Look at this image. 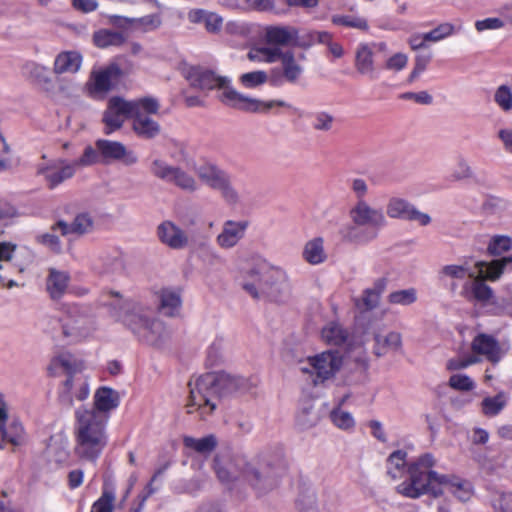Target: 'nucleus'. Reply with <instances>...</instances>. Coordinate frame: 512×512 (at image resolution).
I'll use <instances>...</instances> for the list:
<instances>
[{
    "label": "nucleus",
    "instance_id": "nucleus-46",
    "mask_svg": "<svg viewBox=\"0 0 512 512\" xmlns=\"http://www.w3.org/2000/svg\"><path fill=\"white\" fill-rule=\"evenodd\" d=\"M285 54V51H283L280 47L271 45V46H262L255 50V54L250 52L249 58L250 59H259L261 61L267 62V63H274L276 61H282L283 55Z\"/></svg>",
    "mask_w": 512,
    "mask_h": 512
},
{
    "label": "nucleus",
    "instance_id": "nucleus-29",
    "mask_svg": "<svg viewBox=\"0 0 512 512\" xmlns=\"http://www.w3.org/2000/svg\"><path fill=\"white\" fill-rule=\"evenodd\" d=\"M188 20L194 24L203 23L207 32L213 34L220 32L223 26V18L220 15L204 9L190 10Z\"/></svg>",
    "mask_w": 512,
    "mask_h": 512
},
{
    "label": "nucleus",
    "instance_id": "nucleus-36",
    "mask_svg": "<svg viewBox=\"0 0 512 512\" xmlns=\"http://www.w3.org/2000/svg\"><path fill=\"white\" fill-rule=\"evenodd\" d=\"M93 270L101 275H116L123 270V261L119 257L102 254L93 262Z\"/></svg>",
    "mask_w": 512,
    "mask_h": 512
},
{
    "label": "nucleus",
    "instance_id": "nucleus-44",
    "mask_svg": "<svg viewBox=\"0 0 512 512\" xmlns=\"http://www.w3.org/2000/svg\"><path fill=\"white\" fill-rule=\"evenodd\" d=\"M323 340L329 345H341L345 343L348 337V333L343 327L336 323H328L321 332Z\"/></svg>",
    "mask_w": 512,
    "mask_h": 512
},
{
    "label": "nucleus",
    "instance_id": "nucleus-47",
    "mask_svg": "<svg viewBox=\"0 0 512 512\" xmlns=\"http://www.w3.org/2000/svg\"><path fill=\"white\" fill-rule=\"evenodd\" d=\"M508 397L504 392H500L493 397H486L482 401V412L486 416H495L499 414L506 406Z\"/></svg>",
    "mask_w": 512,
    "mask_h": 512
},
{
    "label": "nucleus",
    "instance_id": "nucleus-55",
    "mask_svg": "<svg viewBox=\"0 0 512 512\" xmlns=\"http://www.w3.org/2000/svg\"><path fill=\"white\" fill-rule=\"evenodd\" d=\"M494 101L504 112L512 110V90L508 85H500L494 93Z\"/></svg>",
    "mask_w": 512,
    "mask_h": 512
},
{
    "label": "nucleus",
    "instance_id": "nucleus-9",
    "mask_svg": "<svg viewBox=\"0 0 512 512\" xmlns=\"http://www.w3.org/2000/svg\"><path fill=\"white\" fill-rule=\"evenodd\" d=\"M444 491H449L460 501H468L473 495V488L470 482L457 477H446L435 471H429L418 475V496L421 494H432L438 496Z\"/></svg>",
    "mask_w": 512,
    "mask_h": 512
},
{
    "label": "nucleus",
    "instance_id": "nucleus-62",
    "mask_svg": "<svg viewBox=\"0 0 512 512\" xmlns=\"http://www.w3.org/2000/svg\"><path fill=\"white\" fill-rule=\"evenodd\" d=\"M332 422L340 429H350L354 426L355 422L352 415L346 411L335 409L331 412Z\"/></svg>",
    "mask_w": 512,
    "mask_h": 512
},
{
    "label": "nucleus",
    "instance_id": "nucleus-43",
    "mask_svg": "<svg viewBox=\"0 0 512 512\" xmlns=\"http://www.w3.org/2000/svg\"><path fill=\"white\" fill-rule=\"evenodd\" d=\"M125 40L122 33L109 29H100L93 34L94 44L102 49L110 46H121Z\"/></svg>",
    "mask_w": 512,
    "mask_h": 512
},
{
    "label": "nucleus",
    "instance_id": "nucleus-21",
    "mask_svg": "<svg viewBox=\"0 0 512 512\" xmlns=\"http://www.w3.org/2000/svg\"><path fill=\"white\" fill-rule=\"evenodd\" d=\"M265 40L274 46H296L307 48L310 42H305L298 36V30L292 26H269L265 30Z\"/></svg>",
    "mask_w": 512,
    "mask_h": 512
},
{
    "label": "nucleus",
    "instance_id": "nucleus-48",
    "mask_svg": "<svg viewBox=\"0 0 512 512\" xmlns=\"http://www.w3.org/2000/svg\"><path fill=\"white\" fill-rule=\"evenodd\" d=\"M319 420L318 412L310 402L306 403L297 413L296 423L302 429H308L316 425Z\"/></svg>",
    "mask_w": 512,
    "mask_h": 512
},
{
    "label": "nucleus",
    "instance_id": "nucleus-53",
    "mask_svg": "<svg viewBox=\"0 0 512 512\" xmlns=\"http://www.w3.org/2000/svg\"><path fill=\"white\" fill-rule=\"evenodd\" d=\"M33 261V252L27 247H19L14 255L12 266L15 267L18 272L22 273L33 263Z\"/></svg>",
    "mask_w": 512,
    "mask_h": 512
},
{
    "label": "nucleus",
    "instance_id": "nucleus-31",
    "mask_svg": "<svg viewBox=\"0 0 512 512\" xmlns=\"http://www.w3.org/2000/svg\"><path fill=\"white\" fill-rule=\"evenodd\" d=\"M157 296L159 300L158 309L163 315L172 317L178 313L182 303L178 291L164 288L157 293Z\"/></svg>",
    "mask_w": 512,
    "mask_h": 512
},
{
    "label": "nucleus",
    "instance_id": "nucleus-15",
    "mask_svg": "<svg viewBox=\"0 0 512 512\" xmlns=\"http://www.w3.org/2000/svg\"><path fill=\"white\" fill-rule=\"evenodd\" d=\"M150 172L156 178L172 184L186 192L198 190V182L195 177L179 166L170 165L162 159H154L150 165Z\"/></svg>",
    "mask_w": 512,
    "mask_h": 512
},
{
    "label": "nucleus",
    "instance_id": "nucleus-26",
    "mask_svg": "<svg viewBox=\"0 0 512 512\" xmlns=\"http://www.w3.org/2000/svg\"><path fill=\"white\" fill-rule=\"evenodd\" d=\"M386 44L383 42L374 43L372 45L361 44L356 51V69L361 74H369L374 70L373 55L384 53Z\"/></svg>",
    "mask_w": 512,
    "mask_h": 512
},
{
    "label": "nucleus",
    "instance_id": "nucleus-28",
    "mask_svg": "<svg viewBox=\"0 0 512 512\" xmlns=\"http://www.w3.org/2000/svg\"><path fill=\"white\" fill-rule=\"evenodd\" d=\"M471 348L475 354L483 355L491 362L496 363L501 358V352L498 343L490 335L478 334L473 339Z\"/></svg>",
    "mask_w": 512,
    "mask_h": 512
},
{
    "label": "nucleus",
    "instance_id": "nucleus-16",
    "mask_svg": "<svg viewBox=\"0 0 512 512\" xmlns=\"http://www.w3.org/2000/svg\"><path fill=\"white\" fill-rule=\"evenodd\" d=\"M62 335L69 342H77L88 337L93 331L92 320L81 313L78 307H71L59 320Z\"/></svg>",
    "mask_w": 512,
    "mask_h": 512
},
{
    "label": "nucleus",
    "instance_id": "nucleus-20",
    "mask_svg": "<svg viewBox=\"0 0 512 512\" xmlns=\"http://www.w3.org/2000/svg\"><path fill=\"white\" fill-rule=\"evenodd\" d=\"M97 150L102 157V163L108 164L113 161H121L125 165H133L138 161L136 154L127 150V148L120 142L110 141L106 139H98L95 142Z\"/></svg>",
    "mask_w": 512,
    "mask_h": 512
},
{
    "label": "nucleus",
    "instance_id": "nucleus-40",
    "mask_svg": "<svg viewBox=\"0 0 512 512\" xmlns=\"http://www.w3.org/2000/svg\"><path fill=\"white\" fill-rule=\"evenodd\" d=\"M477 272V269H472L468 264L463 265H447L444 266L441 270V277L444 281L451 280V287L453 289L456 288V284L453 282V280H463L466 277L471 280L475 273Z\"/></svg>",
    "mask_w": 512,
    "mask_h": 512
},
{
    "label": "nucleus",
    "instance_id": "nucleus-12",
    "mask_svg": "<svg viewBox=\"0 0 512 512\" xmlns=\"http://www.w3.org/2000/svg\"><path fill=\"white\" fill-rule=\"evenodd\" d=\"M199 179L211 189L221 193L223 199L229 204L239 202V194L231 183L229 174L212 163L199 166L196 170Z\"/></svg>",
    "mask_w": 512,
    "mask_h": 512
},
{
    "label": "nucleus",
    "instance_id": "nucleus-23",
    "mask_svg": "<svg viewBox=\"0 0 512 512\" xmlns=\"http://www.w3.org/2000/svg\"><path fill=\"white\" fill-rule=\"evenodd\" d=\"M119 405V394L112 388L103 386L96 390L94 406L91 408H79L76 411H94L102 416H107L110 411Z\"/></svg>",
    "mask_w": 512,
    "mask_h": 512
},
{
    "label": "nucleus",
    "instance_id": "nucleus-7",
    "mask_svg": "<svg viewBox=\"0 0 512 512\" xmlns=\"http://www.w3.org/2000/svg\"><path fill=\"white\" fill-rule=\"evenodd\" d=\"M349 217L354 226L348 228L346 237L356 243H368L378 236V231L387 224L381 209L373 208L365 200L357 201Z\"/></svg>",
    "mask_w": 512,
    "mask_h": 512
},
{
    "label": "nucleus",
    "instance_id": "nucleus-49",
    "mask_svg": "<svg viewBox=\"0 0 512 512\" xmlns=\"http://www.w3.org/2000/svg\"><path fill=\"white\" fill-rule=\"evenodd\" d=\"M335 122V116L325 110L317 111L312 115V128L318 132H330Z\"/></svg>",
    "mask_w": 512,
    "mask_h": 512
},
{
    "label": "nucleus",
    "instance_id": "nucleus-19",
    "mask_svg": "<svg viewBox=\"0 0 512 512\" xmlns=\"http://www.w3.org/2000/svg\"><path fill=\"white\" fill-rule=\"evenodd\" d=\"M122 70L116 63H111L99 71H93L86 84L88 94L92 97L106 94L119 81Z\"/></svg>",
    "mask_w": 512,
    "mask_h": 512
},
{
    "label": "nucleus",
    "instance_id": "nucleus-56",
    "mask_svg": "<svg viewBox=\"0 0 512 512\" xmlns=\"http://www.w3.org/2000/svg\"><path fill=\"white\" fill-rule=\"evenodd\" d=\"M56 230L50 228V232L43 233L36 236L37 243L45 246L53 253L59 254L62 252V243L60 238L54 233Z\"/></svg>",
    "mask_w": 512,
    "mask_h": 512
},
{
    "label": "nucleus",
    "instance_id": "nucleus-30",
    "mask_svg": "<svg viewBox=\"0 0 512 512\" xmlns=\"http://www.w3.org/2000/svg\"><path fill=\"white\" fill-rule=\"evenodd\" d=\"M386 213L390 218L402 220L416 219V208L400 197H391L386 205Z\"/></svg>",
    "mask_w": 512,
    "mask_h": 512
},
{
    "label": "nucleus",
    "instance_id": "nucleus-22",
    "mask_svg": "<svg viewBox=\"0 0 512 512\" xmlns=\"http://www.w3.org/2000/svg\"><path fill=\"white\" fill-rule=\"evenodd\" d=\"M157 236L161 243L174 250H181L189 245L187 233L172 221H164L157 227Z\"/></svg>",
    "mask_w": 512,
    "mask_h": 512
},
{
    "label": "nucleus",
    "instance_id": "nucleus-63",
    "mask_svg": "<svg viewBox=\"0 0 512 512\" xmlns=\"http://www.w3.org/2000/svg\"><path fill=\"white\" fill-rule=\"evenodd\" d=\"M451 388L460 391H470L475 387L474 381L466 374H453L449 379Z\"/></svg>",
    "mask_w": 512,
    "mask_h": 512
},
{
    "label": "nucleus",
    "instance_id": "nucleus-17",
    "mask_svg": "<svg viewBox=\"0 0 512 512\" xmlns=\"http://www.w3.org/2000/svg\"><path fill=\"white\" fill-rule=\"evenodd\" d=\"M77 170L74 161L56 158L49 160L47 163L39 164L37 174L43 176L47 188L53 190L73 178Z\"/></svg>",
    "mask_w": 512,
    "mask_h": 512
},
{
    "label": "nucleus",
    "instance_id": "nucleus-42",
    "mask_svg": "<svg viewBox=\"0 0 512 512\" xmlns=\"http://www.w3.org/2000/svg\"><path fill=\"white\" fill-rule=\"evenodd\" d=\"M0 431L2 435L0 449H4L5 443H10L13 446H19L22 444L24 439V429L21 423L13 421L8 426H4V423H0Z\"/></svg>",
    "mask_w": 512,
    "mask_h": 512
},
{
    "label": "nucleus",
    "instance_id": "nucleus-3",
    "mask_svg": "<svg viewBox=\"0 0 512 512\" xmlns=\"http://www.w3.org/2000/svg\"><path fill=\"white\" fill-rule=\"evenodd\" d=\"M189 386L188 413L199 411L202 418L211 414L216 408L215 397H223L233 392H244L250 389L247 379L224 372L206 373L200 376L195 384L189 383Z\"/></svg>",
    "mask_w": 512,
    "mask_h": 512
},
{
    "label": "nucleus",
    "instance_id": "nucleus-10",
    "mask_svg": "<svg viewBox=\"0 0 512 512\" xmlns=\"http://www.w3.org/2000/svg\"><path fill=\"white\" fill-rule=\"evenodd\" d=\"M343 365V356L337 350H328L308 357L307 365L301 367L314 386L322 385L334 378Z\"/></svg>",
    "mask_w": 512,
    "mask_h": 512
},
{
    "label": "nucleus",
    "instance_id": "nucleus-13",
    "mask_svg": "<svg viewBox=\"0 0 512 512\" xmlns=\"http://www.w3.org/2000/svg\"><path fill=\"white\" fill-rule=\"evenodd\" d=\"M255 273L263 274L264 281L260 285V297L266 296L272 301H283L290 293V285L286 272L269 263H261Z\"/></svg>",
    "mask_w": 512,
    "mask_h": 512
},
{
    "label": "nucleus",
    "instance_id": "nucleus-6",
    "mask_svg": "<svg viewBox=\"0 0 512 512\" xmlns=\"http://www.w3.org/2000/svg\"><path fill=\"white\" fill-rule=\"evenodd\" d=\"M510 263H512V257H504L489 263L476 262L474 267L477 272L471 280L464 283L461 295L470 301L480 303L482 306H489V311L492 313V309L495 308L494 301H500L501 299L494 297L493 290L484 283V280H497L503 273L505 266Z\"/></svg>",
    "mask_w": 512,
    "mask_h": 512
},
{
    "label": "nucleus",
    "instance_id": "nucleus-37",
    "mask_svg": "<svg viewBox=\"0 0 512 512\" xmlns=\"http://www.w3.org/2000/svg\"><path fill=\"white\" fill-rule=\"evenodd\" d=\"M374 341L375 345L373 353L377 357H381L391 351L397 350L401 344L400 335L395 332H389L385 335L377 333L374 335Z\"/></svg>",
    "mask_w": 512,
    "mask_h": 512
},
{
    "label": "nucleus",
    "instance_id": "nucleus-33",
    "mask_svg": "<svg viewBox=\"0 0 512 512\" xmlns=\"http://www.w3.org/2000/svg\"><path fill=\"white\" fill-rule=\"evenodd\" d=\"M133 130L142 138L152 139L160 133V125L148 115L134 114Z\"/></svg>",
    "mask_w": 512,
    "mask_h": 512
},
{
    "label": "nucleus",
    "instance_id": "nucleus-60",
    "mask_svg": "<svg viewBox=\"0 0 512 512\" xmlns=\"http://www.w3.org/2000/svg\"><path fill=\"white\" fill-rule=\"evenodd\" d=\"M512 248V240L508 236H495L488 244V250L493 255H501Z\"/></svg>",
    "mask_w": 512,
    "mask_h": 512
},
{
    "label": "nucleus",
    "instance_id": "nucleus-61",
    "mask_svg": "<svg viewBox=\"0 0 512 512\" xmlns=\"http://www.w3.org/2000/svg\"><path fill=\"white\" fill-rule=\"evenodd\" d=\"M18 247L10 242H1L0 243V262H4V264H0V270H4L12 267V261L14 259V255Z\"/></svg>",
    "mask_w": 512,
    "mask_h": 512
},
{
    "label": "nucleus",
    "instance_id": "nucleus-25",
    "mask_svg": "<svg viewBox=\"0 0 512 512\" xmlns=\"http://www.w3.org/2000/svg\"><path fill=\"white\" fill-rule=\"evenodd\" d=\"M94 220L89 213H79L71 224L63 220L52 225V230H60L62 236L69 234L84 235L93 231Z\"/></svg>",
    "mask_w": 512,
    "mask_h": 512
},
{
    "label": "nucleus",
    "instance_id": "nucleus-34",
    "mask_svg": "<svg viewBox=\"0 0 512 512\" xmlns=\"http://www.w3.org/2000/svg\"><path fill=\"white\" fill-rule=\"evenodd\" d=\"M109 21L112 25L119 28H125L132 24H139L140 26L147 27L149 29H156L161 25V19L159 15H147L141 18H128L119 15L109 16Z\"/></svg>",
    "mask_w": 512,
    "mask_h": 512
},
{
    "label": "nucleus",
    "instance_id": "nucleus-38",
    "mask_svg": "<svg viewBox=\"0 0 512 512\" xmlns=\"http://www.w3.org/2000/svg\"><path fill=\"white\" fill-rule=\"evenodd\" d=\"M456 33V27L449 22L439 24L437 27L427 33H423L419 38L418 50L424 49L427 42H439Z\"/></svg>",
    "mask_w": 512,
    "mask_h": 512
},
{
    "label": "nucleus",
    "instance_id": "nucleus-59",
    "mask_svg": "<svg viewBox=\"0 0 512 512\" xmlns=\"http://www.w3.org/2000/svg\"><path fill=\"white\" fill-rule=\"evenodd\" d=\"M479 362V358L477 355H459L457 357L451 358L446 363V368L449 371H455L467 368L475 363Z\"/></svg>",
    "mask_w": 512,
    "mask_h": 512
},
{
    "label": "nucleus",
    "instance_id": "nucleus-1",
    "mask_svg": "<svg viewBox=\"0 0 512 512\" xmlns=\"http://www.w3.org/2000/svg\"><path fill=\"white\" fill-rule=\"evenodd\" d=\"M213 468L218 479L225 484L243 478L260 492L270 490L277 485V469L272 467L265 458L259 457L248 462L240 455L217 454Z\"/></svg>",
    "mask_w": 512,
    "mask_h": 512
},
{
    "label": "nucleus",
    "instance_id": "nucleus-50",
    "mask_svg": "<svg viewBox=\"0 0 512 512\" xmlns=\"http://www.w3.org/2000/svg\"><path fill=\"white\" fill-rule=\"evenodd\" d=\"M130 102L134 106V114H156L160 107L157 99L153 97H143Z\"/></svg>",
    "mask_w": 512,
    "mask_h": 512
},
{
    "label": "nucleus",
    "instance_id": "nucleus-54",
    "mask_svg": "<svg viewBox=\"0 0 512 512\" xmlns=\"http://www.w3.org/2000/svg\"><path fill=\"white\" fill-rule=\"evenodd\" d=\"M473 174L469 162L464 157H458L450 177L453 181H462L473 177Z\"/></svg>",
    "mask_w": 512,
    "mask_h": 512
},
{
    "label": "nucleus",
    "instance_id": "nucleus-45",
    "mask_svg": "<svg viewBox=\"0 0 512 512\" xmlns=\"http://www.w3.org/2000/svg\"><path fill=\"white\" fill-rule=\"evenodd\" d=\"M385 286V279H378L372 288H368L364 291L361 301L365 309L371 310L378 305L380 295L384 291Z\"/></svg>",
    "mask_w": 512,
    "mask_h": 512
},
{
    "label": "nucleus",
    "instance_id": "nucleus-58",
    "mask_svg": "<svg viewBox=\"0 0 512 512\" xmlns=\"http://www.w3.org/2000/svg\"><path fill=\"white\" fill-rule=\"evenodd\" d=\"M269 79L265 71H253L240 76V82L247 88H254L266 83Z\"/></svg>",
    "mask_w": 512,
    "mask_h": 512
},
{
    "label": "nucleus",
    "instance_id": "nucleus-14",
    "mask_svg": "<svg viewBox=\"0 0 512 512\" xmlns=\"http://www.w3.org/2000/svg\"><path fill=\"white\" fill-rule=\"evenodd\" d=\"M306 59L305 54L300 53L296 57L291 50H286L279 67H274L270 71L269 81L273 86H281L285 83L298 85L304 75V66L302 61Z\"/></svg>",
    "mask_w": 512,
    "mask_h": 512
},
{
    "label": "nucleus",
    "instance_id": "nucleus-11",
    "mask_svg": "<svg viewBox=\"0 0 512 512\" xmlns=\"http://www.w3.org/2000/svg\"><path fill=\"white\" fill-rule=\"evenodd\" d=\"M406 456L402 450L391 453L386 461L387 474L393 480L404 478L396 491L404 497L416 498V468L414 463L407 464Z\"/></svg>",
    "mask_w": 512,
    "mask_h": 512
},
{
    "label": "nucleus",
    "instance_id": "nucleus-5",
    "mask_svg": "<svg viewBox=\"0 0 512 512\" xmlns=\"http://www.w3.org/2000/svg\"><path fill=\"white\" fill-rule=\"evenodd\" d=\"M112 315L127 325L138 338L152 346H160L168 336L162 321L153 317V311L134 301L121 302L119 299L110 304Z\"/></svg>",
    "mask_w": 512,
    "mask_h": 512
},
{
    "label": "nucleus",
    "instance_id": "nucleus-18",
    "mask_svg": "<svg viewBox=\"0 0 512 512\" xmlns=\"http://www.w3.org/2000/svg\"><path fill=\"white\" fill-rule=\"evenodd\" d=\"M133 107L130 101L121 97L110 98L102 119L105 125L104 133L109 135L119 130L127 118H133Z\"/></svg>",
    "mask_w": 512,
    "mask_h": 512
},
{
    "label": "nucleus",
    "instance_id": "nucleus-27",
    "mask_svg": "<svg viewBox=\"0 0 512 512\" xmlns=\"http://www.w3.org/2000/svg\"><path fill=\"white\" fill-rule=\"evenodd\" d=\"M70 282L67 271L50 268L46 278V290L53 300H59L66 292Z\"/></svg>",
    "mask_w": 512,
    "mask_h": 512
},
{
    "label": "nucleus",
    "instance_id": "nucleus-52",
    "mask_svg": "<svg viewBox=\"0 0 512 512\" xmlns=\"http://www.w3.org/2000/svg\"><path fill=\"white\" fill-rule=\"evenodd\" d=\"M332 23L362 31H366L368 29L366 19L352 15H335L332 17Z\"/></svg>",
    "mask_w": 512,
    "mask_h": 512
},
{
    "label": "nucleus",
    "instance_id": "nucleus-8",
    "mask_svg": "<svg viewBox=\"0 0 512 512\" xmlns=\"http://www.w3.org/2000/svg\"><path fill=\"white\" fill-rule=\"evenodd\" d=\"M51 368L61 371L66 379L59 390V401L67 407L73 404V398L82 401L89 395V387L81 375L82 365L70 354H61L51 362Z\"/></svg>",
    "mask_w": 512,
    "mask_h": 512
},
{
    "label": "nucleus",
    "instance_id": "nucleus-32",
    "mask_svg": "<svg viewBox=\"0 0 512 512\" xmlns=\"http://www.w3.org/2000/svg\"><path fill=\"white\" fill-rule=\"evenodd\" d=\"M261 263H267L265 260H257L250 268L243 274V289L249 293L253 298L260 297V285L264 281L263 274L255 273Z\"/></svg>",
    "mask_w": 512,
    "mask_h": 512
},
{
    "label": "nucleus",
    "instance_id": "nucleus-64",
    "mask_svg": "<svg viewBox=\"0 0 512 512\" xmlns=\"http://www.w3.org/2000/svg\"><path fill=\"white\" fill-rule=\"evenodd\" d=\"M492 506L499 512H512V492L500 493L495 496Z\"/></svg>",
    "mask_w": 512,
    "mask_h": 512
},
{
    "label": "nucleus",
    "instance_id": "nucleus-4",
    "mask_svg": "<svg viewBox=\"0 0 512 512\" xmlns=\"http://www.w3.org/2000/svg\"><path fill=\"white\" fill-rule=\"evenodd\" d=\"M74 454L81 460L95 462L108 444L107 416L94 411H76Z\"/></svg>",
    "mask_w": 512,
    "mask_h": 512
},
{
    "label": "nucleus",
    "instance_id": "nucleus-51",
    "mask_svg": "<svg viewBox=\"0 0 512 512\" xmlns=\"http://www.w3.org/2000/svg\"><path fill=\"white\" fill-rule=\"evenodd\" d=\"M115 493L111 489L104 488L100 498L95 501L90 512H113Z\"/></svg>",
    "mask_w": 512,
    "mask_h": 512
},
{
    "label": "nucleus",
    "instance_id": "nucleus-2",
    "mask_svg": "<svg viewBox=\"0 0 512 512\" xmlns=\"http://www.w3.org/2000/svg\"><path fill=\"white\" fill-rule=\"evenodd\" d=\"M187 80L190 86L202 91L221 89L220 100L224 104L245 112H263L279 107H289V104L282 100H271L264 102L255 98L247 97L229 86L230 80L227 77L219 76L214 71L200 66L188 69Z\"/></svg>",
    "mask_w": 512,
    "mask_h": 512
},
{
    "label": "nucleus",
    "instance_id": "nucleus-35",
    "mask_svg": "<svg viewBox=\"0 0 512 512\" xmlns=\"http://www.w3.org/2000/svg\"><path fill=\"white\" fill-rule=\"evenodd\" d=\"M183 444L186 448L206 457L215 450L218 445V441L213 434L207 435L203 438L185 436L183 438Z\"/></svg>",
    "mask_w": 512,
    "mask_h": 512
},
{
    "label": "nucleus",
    "instance_id": "nucleus-24",
    "mask_svg": "<svg viewBox=\"0 0 512 512\" xmlns=\"http://www.w3.org/2000/svg\"><path fill=\"white\" fill-rule=\"evenodd\" d=\"M247 227V221L224 222L222 231L216 238L217 244L224 249L234 247L244 237Z\"/></svg>",
    "mask_w": 512,
    "mask_h": 512
},
{
    "label": "nucleus",
    "instance_id": "nucleus-41",
    "mask_svg": "<svg viewBox=\"0 0 512 512\" xmlns=\"http://www.w3.org/2000/svg\"><path fill=\"white\" fill-rule=\"evenodd\" d=\"M323 239L320 237L308 241L302 252V256L306 262L311 265H318L326 260Z\"/></svg>",
    "mask_w": 512,
    "mask_h": 512
},
{
    "label": "nucleus",
    "instance_id": "nucleus-39",
    "mask_svg": "<svg viewBox=\"0 0 512 512\" xmlns=\"http://www.w3.org/2000/svg\"><path fill=\"white\" fill-rule=\"evenodd\" d=\"M81 56L76 52H62L54 62V72L56 74L75 73L81 66Z\"/></svg>",
    "mask_w": 512,
    "mask_h": 512
},
{
    "label": "nucleus",
    "instance_id": "nucleus-57",
    "mask_svg": "<svg viewBox=\"0 0 512 512\" xmlns=\"http://www.w3.org/2000/svg\"><path fill=\"white\" fill-rule=\"evenodd\" d=\"M76 164V167L79 169L81 167L90 166L97 163H102V157L100 152L97 150L96 146H87L82 154V156L78 159L73 160Z\"/></svg>",
    "mask_w": 512,
    "mask_h": 512
}]
</instances>
